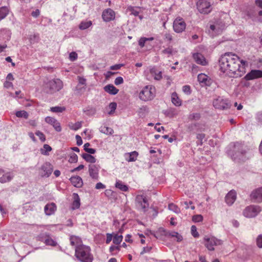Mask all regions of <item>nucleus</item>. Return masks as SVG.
I'll use <instances>...</instances> for the list:
<instances>
[{"label":"nucleus","mask_w":262,"mask_h":262,"mask_svg":"<svg viewBox=\"0 0 262 262\" xmlns=\"http://www.w3.org/2000/svg\"><path fill=\"white\" fill-rule=\"evenodd\" d=\"M52 126L56 131L60 132L61 130V127L60 126V123L57 120Z\"/></svg>","instance_id":"nucleus-55"},{"label":"nucleus","mask_w":262,"mask_h":262,"mask_svg":"<svg viewBox=\"0 0 262 262\" xmlns=\"http://www.w3.org/2000/svg\"><path fill=\"white\" fill-rule=\"evenodd\" d=\"M104 90L106 92L111 95H116L119 92V90L111 84H107L104 87Z\"/></svg>","instance_id":"nucleus-24"},{"label":"nucleus","mask_w":262,"mask_h":262,"mask_svg":"<svg viewBox=\"0 0 262 262\" xmlns=\"http://www.w3.org/2000/svg\"><path fill=\"white\" fill-rule=\"evenodd\" d=\"M172 103L177 106H180L182 104V100L178 97L176 92H173L171 94Z\"/></svg>","instance_id":"nucleus-27"},{"label":"nucleus","mask_w":262,"mask_h":262,"mask_svg":"<svg viewBox=\"0 0 262 262\" xmlns=\"http://www.w3.org/2000/svg\"><path fill=\"white\" fill-rule=\"evenodd\" d=\"M70 242L72 246H75L76 247L81 245L80 244L81 243V239L79 237L75 236H72L71 237Z\"/></svg>","instance_id":"nucleus-34"},{"label":"nucleus","mask_w":262,"mask_h":262,"mask_svg":"<svg viewBox=\"0 0 262 262\" xmlns=\"http://www.w3.org/2000/svg\"><path fill=\"white\" fill-rule=\"evenodd\" d=\"M140 7H135L133 6H129L127 8V10L135 16H138L140 13Z\"/></svg>","instance_id":"nucleus-33"},{"label":"nucleus","mask_w":262,"mask_h":262,"mask_svg":"<svg viewBox=\"0 0 262 262\" xmlns=\"http://www.w3.org/2000/svg\"><path fill=\"white\" fill-rule=\"evenodd\" d=\"M246 15L250 18L253 19L256 15L254 7H249L246 11Z\"/></svg>","instance_id":"nucleus-30"},{"label":"nucleus","mask_w":262,"mask_h":262,"mask_svg":"<svg viewBox=\"0 0 262 262\" xmlns=\"http://www.w3.org/2000/svg\"><path fill=\"white\" fill-rule=\"evenodd\" d=\"M115 187L120 190L123 192L128 191V187L125 185L124 182L120 180H117L115 183Z\"/></svg>","instance_id":"nucleus-26"},{"label":"nucleus","mask_w":262,"mask_h":262,"mask_svg":"<svg viewBox=\"0 0 262 262\" xmlns=\"http://www.w3.org/2000/svg\"><path fill=\"white\" fill-rule=\"evenodd\" d=\"M51 150L52 147L50 145L44 144L43 148L40 149V152L42 155L48 156Z\"/></svg>","instance_id":"nucleus-35"},{"label":"nucleus","mask_w":262,"mask_h":262,"mask_svg":"<svg viewBox=\"0 0 262 262\" xmlns=\"http://www.w3.org/2000/svg\"><path fill=\"white\" fill-rule=\"evenodd\" d=\"M73 198L74 201L72 204V209L73 210H75L80 207V200L78 194L76 193H74L73 194Z\"/></svg>","instance_id":"nucleus-23"},{"label":"nucleus","mask_w":262,"mask_h":262,"mask_svg":"<svg viewBox=\"0 0 262 262\" xmlns=\"http://www.w3.org/2000/svg\"><path fill=\"white\" fill-rule=\"evenodd\" d=\"M261 77L262 71L258 70H252L245 75L244 79L246 80H251Z\"/></svg>","instance_id":"nucleus-16"},{"label":"nucleus","mask_w":262,"mask_h":262,"mask_svg":"<svg viewBox=\"0 0 262 262\" xmlns=\"http://www.w3.org/2000/svg\"><path fill=\"white\" fill-rule=\"evenodd\" d=\"M92 25V23L91 20L83 21L80 24L79 28L81 30H85L91 27Z\"/></svg>","instance_id":"nucleus-37"},{"label":"nucleus","mask_w":262,"mask_h":262,"mask_svg":"<svg viewBox=\"0 0 262 262\" xmlns=\"http://www.w3.org/2000/svg\"><path fill=\"white\" fill-rule=\"evenodd\" d=\"M123 239V236L122 235H119L117 233H113V242L114 244L119 246V245L122 242Z\"/></svg>","instance_id":"nucleus-32"},{"label":"nucleus","mask_w":262,"mask_h":262,"mask_svg":"<svg viewBox=\"0 0 262 262\" xmlns=\"http://www.w3.org/2000/svg\"><path fill=\"white\" fill-rule=\"evenodd\" d=\"M96 189H100L105 188V186L101 182L97 183L95 186Z\"/></svg>","instance_id":"nucleus-64"},{"label":"nucleus","mask_w":262,"mask_h":262,"mask_svg":"<svg viewBox=\"0 0 262 262\" xmlns=\"http://www.w3.org/2000/svg\"><path fill=\"white\" fill-rule=\"evenodd\" d=\"M66 110V107L64 106H56L54 107H52L50 108V111L53 113H62Z\"/></svg>","instance_id":"nucleus-41"},{"label":"nucleus","mask_w":262,"mask_h":262,"mask_svg":"<svg viewBox=\"0 0 262 262\" xmlns=\"http://www.w3.org/2000/svg\"><path fill=\"white\" fill-rule=\"evenodd\" d=\"M46 87L49 89V92L52 93L60 90L63 88V83L61 80L56 79L48 81Z\"/></svg>","instance_id":"nucleus-6"},{"label":"nucleus","mask_w":262,"mask_h":262,"mask_svg":"<svg viewBox=\"0 0 262 262\" xmlns=\"http://www.w3.org/2000/svg\"><path fill=\"white\" fill-rule=\"evenodd\" d=\"M186 23L182 18L177 17L173 21V28L176 32L180 33L185 30Z\"/></svg>","instance_id":"nucleus-11"},{"label":"nucleus","mask_w":262,"mask_h":262,"mask_svg":"<svg viewBox=\"0 0 262 262\" xmlns=\"http://www.w3.org/2000/svg\"><path fill=\"white\" fill-rule=\"evenodd\" d=\"M162 53L167 55L168 57L173 55L177 53L178 51L176 49H174L172 46H169L162 51Z\"/></svg>","instance_id":"nucleus-28"},{"label":"nucleus","mask_w":262,"mask_h":262,"mask_svg":"<svg viewBox=\"0 0 262 262\" xmlns=\"http://www.w3.org/2000/svg\"><path fill=\"white\" fill-rule=\"evenodd\" d=\"M40 15V11L39 9H36L31 13V15L34 17H37Z\"/></svg>","instance_id":"nucleus-63"},{"label":"nucleus","mask_w":262,"mask_h":262,"mask_svg":"<svg viewBox=\"0 0 262 262\" xmlns=\"http://www.w3.org/2000/svg\"><path fill=\"white\" fill-rule=\"evenodd\" d=\"M57 121L56 119H55L54 118H53V117H47L46 118H45V121L51 125H53L55 123V122Z\"/></svg>","instance_id":"nucleus-48"},{"label":"nucleus","mask_w":262,"mask_h":262,"mask_svg":"<svg viewBox=\"0 0 262 262\" xmlns=\"http://www.w3.org/2000/svg\"><path fill=\"white\" fill-rule=\"evenodd\" d=\"M145 75L148 80L159 81L162 78V72L155 67H150L145 71Z\"/></svg>","instance_id":"nucleus-4"},{"label":"nucleus","mask_w":262,"mask_h":262,"mask_svg":"<svg viewBox=\"0 0 262 262\" xmlns=\"http://www.w3.org/2000/svg\"><path fill=\"white\" fill-rule=\"evenodd\" d=\"M261 211L258 206L251 205L247 207L243 211V215L246 217H254Z\"/></svg>","instance_id":"nucleus-8"},{"label":"nucleus","mask_w":262,"mask_h":262,"mask_svg":"<svg viewBox=\"0 0 262 262\" xmlns=\"http://www.w3.org/2000/svg\"><path fill=\"white\" fill-rule=\"evenodd\" d=\"M214 107L219 110H225L229 108L231 105L227 99H224L219 97L213 102Z\"/></svg>","instance_id":"nucleus-10"},{"label":"nucleus","mask_w":262,"mask_h":262,"mask_svg":"<svg viewBox=\"0 0 262 262\" xmlns=\"http://www.w3.org/2000/svg\"><path fill=\"white\" fill-rule=\"evenodd\" d=\"M53 166L48 162L44 163L39 169V174L41 177L48 178L52 174Z\"/></svg>","instance_id":"nucleus-7"},{"label":"nucleus","mask_w":262,"mask_h":262,"mask_svg":"<svg viewBox=\"0 0 262 262\" xmlns=\"http://www.w3.org/2000/svg\"><path fill=\"white\" fill-rule=\"evenodd\" d=\"M78 157L77 155L74 153H73L71 155L69 159V162L71 163H76L77 162Z\"/></svg>","instance_id":"nucleus-46"},{"label":"nucleus","mask_w":262,"mask_h":262,"mask_svg":"<svg viewBox=\"0 0 262 262\" xmlns=\"http://www.w3.org/2000/svg\"><path fill=\"white\" fill-rule=\"evenodd\" d=\"M72 184L75 187L81 188L83 186V181L79 176H73L70 179Z\"/></svg>","instance_id":"nucleus-20"},{"label":"nucleus","mask_w":262,"mask_h":262,"mask_svg":"<svg viewBox=\"0 0 262 262\" xmlns=\"http://www.w3.org/2000/svg\"><path fill=\"white\" fill-rule=\"evenodd\" d=\"M151 215L153 217H155L158 214V208L155 207H151V210L150 212Z\"/></svg>","instance_id":"nucleus-54"},{"label":"nucleus","mask_w":262,"mask_h":262,"mask_svg":"<svg viewBox=\"0 0 262 262\" xmlns=\"http://www.w3.org/2000/svg\"><path fill=\"white\" fill-rule=\"evenodd\" d=\"M139 154L136 151H134L131 152H127L125 154L124 156L126 161L128 162H135L136 161Z\"/></svg>","instance_id":"nucleus-21"},{"label":"nucleus","mask_w":262,"mask_h":262,"mask_svg":"<svg viewBox=\"0 0 262 262\" xmlns=\"http://www.w3.org/2000/svg\"><path fill=\"white\" fill-rule=\"evenodd\" d=\"M183 91L184 93L186 94L187 95H189L191 93V90L190 86L189 85H184L183 87Z\"/></svg>","instance_id":"nucleus-52"},{"label":"nucleus","mask_w":262,"mask_h":262,"mask_svg":"<svg viewBox=\"0 0 262 262\" xmlns=\"http://www.w3.org/2000/svg\"><path fill=\"white\" fill-rule=\"evenodd\" d=\"M35 135L39 137V139L41 142H43L46 141V136L43 133L41 132L39 130H37L35 132Z\"/></svg>","instance_id":"nucleus-44"},{"label":"nucleus","mask_w":262,"mask_h":262,"mask_svg":"<svg viewBox=\"0 0 262 262\" xmlns=\"http://www.w3.org/2000/svg\"><path fill=\"white\" fill-rule=\"evenodd\" d=\"M223 242L221 240L214 236H205L204 237V244L209 251L214 250V246L221 245Z\"/></svg>","instance_id":"nucleus-5"},{"label":"nucleus","mask_w":262,"mask_h":262,"mask_svg":"<svg viewBox=\"0 0 262 262\" xmlns=\"http://www.w3.org/2000/svg\"><path fill=\"white\" fill-rule=\"evenodd\" d=\"M210 29L212 32H215L216 34H219L221 32V30L220 29H216V27L214 25H210Z\"/></svg>","instance_id":"nucleus-57"},{"label":"nucleus","mask_w":262,"mask_h":262,"mask_svg":"<svg viewBox=\"0 0 262 262\" xmlns=\"http://www.w3.org/2000/svg\"><path fill=\"white\" fill-rule=\"evenodd\" d=\"M221 71L230 77L237 78L243 76L246 72L247 61L240 58L235 54L226 53L219 60Z\"/></svg>","instance_id":"nucleus-1"},{"label":"nucleus","mask_w":262,"mask_h":262,"mask_svg":"<svg viewBox=\"0 0 262 262\" xmlns=\"http://www.w3.org/2000/svg\"><path fill=\"white\" fill-rule=\"evenodd\" d=\"M251 198L257 202H262V187L257 188L252 191L251 194Z\"/></svg>","instance_id":"nucleus-19"},{"label":"nucleus","mask_w":262,"mask_h":262,"mask_svg":"<svg viewBox=\"0 0 262 262\" xmlns=\"http://www.w3.org/2000/svg\"><path fill=\"white\" fill-rule=\"evenodd\" d=\"M125 241L127 243L132 244L133 243V239H132V236L130 234H127L125 237Z\"/></svg>","instance_id":"nucleus-62"},{"label":"nucleus","mask_w":262,"mask_h":262,"mask_svg":"<svg viewBox=\"0 0 262 262\" xmlns=\"http://www.w3.org/2000/svg\"><path fill=\"white\" fill-rule=\"evenodd\" d=\"M198 81L202 87L210 86L211 84V78L205 74H199L198 75Z\"/></svg>","instance_id":"nucleus-13"},{"label":"nucleus","mask_w":262,"mask_h":262,"mask_svg":"<svg viewBox=\"0 0 262 262\" xmlns=\"http://www.w3.org/2000/svg\"><path fill=\"white\" fill-rule=\"evenodd\" d=\"M78 57L77 54L75 52H71L69 55V59L71 61H74L77 59Z\"/></svg>","instance_id":"nucleus-53"},{"label":"nucleus","mask_w":262,"mask_h":262,"mask_svg":"<svg viewBox=\"0 0 262 262\" xmlns=\"http://www.w3.org/2000/svg\"><path fill=\"white\" fill-rule=\"evenodd\" d=\"M4 86L6 89H9L10 88H13V84L11 81H6L4 83Z\"/></svg>","instance_id":"nucleus-58"},{"label":"nucleus","mask_w":262,"mask_h":262,"mask_svg":"<svg viewBox=\"0 0 262 262\" xmlns=\"http://www.w3.org/2000/svg\"><path fill=\"white\" fill-rule=\"evenodd\" d=\"M14 176L10 172H7L0 177V183H5L10 182L13 178Z\"/></svg>","instance_id":"nucleus-25"},{"label":"nucleus","mask_w":262,"mask_h":262,"mask_svg":"<svg viewBox=\"0 0 262 262\" xmlns=\"http://www.w3.org/2000/svg\"><path fill=\"white\" fill-rule=\"evenodd\" d=\"M169 235L171 237H176L177 242H180L183 240L182 236L177 232H171Z\"/></svg>","instance_id":"nucleus-42"},{"label":"nucleus","mask_w":262,"mask_h":262,"mask_svg":"<svg viewBox=\"0 0 262 262\" xmlns=\"http://www.w3.org/2000/svg\"><path fill=\"white\" fill-rule=\"evenodd\" d=\"M9 13V10L6 7L0 8V21L5 18Z\"/></svg>","instance_id":"nucleus-36"},{"label":"nucleus","mask_w":262,"mask_h":262,"mask_svg":"<svg viewBox=\"0 0 262 262\" xmlns=\"http://www.w3.org/2000/svg\"><path fill=\"white\" fill-rule=\"evenodd\" d=\"M113 233H107L106 234V244H108L110 242L113 240Z\"/></svg>","instance_id":"nucleus-56"},{"label":"nucleus","mask_w":262,"mask_h":262,"mask_svg":"<svg viewBox=\"0 0 262 262\" xmlns=\"http://www.w3.org/2000/svg\"><path fill=\"white\" fill-rule=\"evenodd\" d=\"M101 130L104 133L108 135H112L114 133V130L112 128L107 126H104L102 127Z\"/></svg>","instance_id":"nucleus-45"},{"label":"nucleus","mask_w":262,"mask_h":262,"mask_svg":"<svg viewBox=\"0 0 262 262\" xmlns=\"http://www.w3.org/2000/svg\"><path fill=\"white\" fill-rule=\"evenodd\" d=\"M256 245L259 248H262V235H259L256 240Z\"/></svg>","instance_id":"nucleus-50"},{"label":"nucleus","mask_w":262,"mask_h":262,"mask_svg":"<svg viewBox=\"0 0 262 262\" xmlns=\"http://www.w3.org/2000/svg\"><path fill=\"white\" fill-rule=\"evenodd\" d=\"M168 208L170 210H172L176 213H179L180 212V209L179 208V207L173 203L169 204Z\"/></svg>","instance_id":"nucleus-43"},{"label":"nucleus","mask_w":262,"mask_h":262,"mask_svg":"<svg viewBox=\"0 0 262 262\" xmlns=\"http://www.w3.org/2000/svg\"><path fill=\"white\" fill-rule=\"evenodd\" d=\"M138 236H139V238H140V242H141V243L142 244H145V236L142 234H140V233H138L136 235H135V238Z\"/></svg>","instance_id":"nucleus-59"},{"label":"nucleus","mask_w":262,"mask_h":262,"mask_svg":"<svg viewBox=\"0 0 262 262\" xmlns=\"http://www.w3.org/2000/svg\"><path fill=\"white\" fill-rule=\"evenodd\" d=\"M198 10L201 13L208 14L211 11L212 8L209 2L204 1L198 4Z\"/></svg>","instance_id":"nucleus-12"},{"label":"nucleus","mask_w":262,"mask_h":262,"mask_svg":"<svg viewBox=\"0 0 262 262\" xmlns=\"http://www.w3.org/2000/svg\"><path fill=\"white\" fill-rule=\"evenodd\" d=\"M99 165L94 164L89 165V172L90 177L94 180H98L99 178V171L100 169Z\"/></svg>","instance_id":"nucleus-14"},{"label":"nucleus","mask_w":262,"mask_h":262,"mask_svg":"<svg viewBox=\"0 0 262 262\" xmlns=\"http://www.w3.org/2000/svg\"><path fill=\"white\" fill-rule=\"evenodd\" d=\"M15 115L18 118H24L26 119L29 117V114L25 111H18L16 112Z\"/></svg>","instance_id":"nucleus-39"},{"label":"nucleus","mask_w":262,"mask_h":262,"mask_svg":"<svg viewBox=\"0 0 262 262\" xmlns=\"http://www.w3.org/2000/svg\"><path fill=\"white\" fill-rule=\"evenodd\" d=\"M82 124L81 122H77L73 124H72L71 126H70V128L75 130H78V129L80 128L81 127Z\"/></svg>","instance_id":"nucleus-49"},{"label":"nucleus","mask_w":262,"mask_h":262,"mask_svg":"<svg viewBox=\"0 0 262 262\" xmlns=\"http://www.w3.org/2000/svg\"><path fill=\"white\" fill-rule=\"evenodd\" d=\"M183 205H184V207L186 209H190L192 210H194L195 209V204L194 203H193L191 201H185L183 202Z\"/></svg>","instance_id":"nucleus-38"},{"label":"nucleus","mask_w":262,"mask_h":262,"mask_svg":"<svg viewBox=\"0 0 262 262\" xmlns=\"http://www.w3.org/2000/svg\"><path fill=\"white\" fill-rule=\"evenodd\" d=\"M136 202L138 207L144 212L147 211L149 207L147 200L143 195H137L136 197Z\"/></svg>","instance_id":"nucleus-9"},{"label":"nucleus","mask_w":262,"mask_h":262,"mask_svg":"<svg viewBox=\"0 0 262 262\" xmlns=\"http://www.w3.org/2000/svg\"><path fill=\"white\" fill-rule=\"evenodd\" d=\"M206 141L205 139V135L204 134H198V145L203 144V140Z\"/></svg>","instance_id":"nucleus-47"},{"label":"nucleus","mask_w":262,"mask_h":262,"mask_svg":"<svg viewBox=\"0 0 262 262\" xmlns=\"http://www.w3.org/2000/svg\"><path fill=\"white\" fill-rule=\"evenodd\" d=\"M117 107V104L115 102H112L109 105V107L111 109V112L110 114H111L112 112H114L115 110L116 109Z\"/></svg>","instance_id":"nucleus-60"},{"label":"nucleus","mask_w":262,"mask_h":262,"mask_svg":"<svg viewBox=\"0 0 262 262\" xmlns=\"http://www.w3.org/2000/svg\"><path fill=\"white\" fill-rule=\"evenodd\" d=\"M39 238L40 240L43 242L47 245L52 246H55L56 245V243L47 234L43 235L42 236H40Z\"/></svg>","instance_id":"nucleus-22"},{"label":"nucleus","mask_w":262,"mask_h":262,"mask_svg":"<svg viewBox=\"0 0 262 262\" xmlns=\"http://www.w3.org/2000/svg\"><path fill=\"white\" fill-rule=\"evenodd\" d=\"M152 249L151 246H147L146 247H145L143 248L142 251L141 252L140 254L141 255H143L145 253H149L150 252L151 250Z\"/></svg>","instance_id":"nucleus-51"},{"label":"nucleus","mask_w":262,"mask_h":262,"mask_svg":"<svg viewBox=\"0 0 262 262\" xmlns=\"http://www.w3.org/2000/svg\"><path fill=\"white\" fill-rule=\"evenodd\" d=\"M57 206L54 203H48L44 208L45 213L47 215H51L55 213Z\"/></svg>","instance_id":"nucleus-17"},{"label":"nucleus","mask_w":262,"mask_h":262,"mask_svg":"<svg viewBox=\"0 0 262 262\" xmlns=\"http://www.w3.org/2000/svg\"><path fill=\"white\" fill-rule=\"evenodd\" d=\"M102 17L104 21H110L115 18V12L110 8L105 9L102 12Z\"/></svg>","instance_id":"nucleus-15"},{"label":"nucleus","mask_w":262,"mask_h":262,"mask_svg":"<svg viewBox=\"0 0 262 262\" xmlns=\"http://www.w3.org/2000/svg\"><path fill=\"white\" fill-rule=\"evenodd\" d=\"M198 64L205 66L208 64V60L201 54L198 53Z\"/></svg>","instance_id":"nucleus-29"},{"label":"nucleus","mask_w":262,"mask_h":262,"mask_svg":"<svg viewBox=\"0 0 262 262\" xmlns=\"http://www.w3.org/2000/svg\"><path fill=\"white\" fill-rule=\"evenodd\" d=\"M156 90L154 86L147 85L145 86L139 93V98L142 101H147L154 98Z\"/></svg>","instance_id":"nucleus-3"},{"label":"nucleus","mask_w":262,"mask_h":262,"mask_svg":"<svg viewBox=\"0 0 262 262\" xmlns=\"http://www.w3.org/2000/svg\"><path fill=\"white\" fill-rule=\"evenodd\" d=\"M82 157L83 159H84L86 162L91 163H95L96 161V158L89 154H83L82 155Z\"/></svg>","instance_id":"nucleus-31"},{"label":"nucleus","mask_w":262,"mask_h":262,"mask_svg":"<svg viewBox=\"0 0 262 262\" xmlns=\"http://www.w3.org/2000/svg\"><path fill=\"white\" fill-rule=\"evenodd\" d=\"M123 79L121 77H118L115 80V84L116 85H119V84H122V83H123Z\"/></svg>","instance_id":"nucleus-61"},{"label":"nucleus","mask_w":262,"mask_h":262,"mask_svg":"<svg viewBox=\"0 0 262 262\" xmlns=\"http://www.w3.org/2000/svg\"><path fill=\"white\" fill-rule=\"evenodd\" d=\"M90 248L83 245H80L76 247L75 256L78 259L82 262H91L93 256L90 254Z\"/></svg>","instance_id":"nucleus-2"},{"label":"nucleus","mask_w":262,"mask_h":262,"mask_svg":"<svg viewBox=\"0 0 262 262\" xmlns=\"http://www.w3.org/2000/svg\"><path fill=\"white\" fill-rule=\"evenodd\" d=\"M120 246L112 245L109 249V251L112 255H116L120 250Z\"/></svg>","instance_id":"nucleus-40"},{"label":"nucleus","mask_w":262,"mask_h":262,"mask_svg":"<svg viewBox=\"0 0 262 262\" xmlns=\"http://www.w3.org/2000/svg\"><path fill=\"white\" fill-rule=\"evenodd\" d=\"M236 199V192L232 190L230 191L225 196V201L226 203L229 205H232Z\"/></svg>","instance_id":"nucleus-18"}]
</instances>
